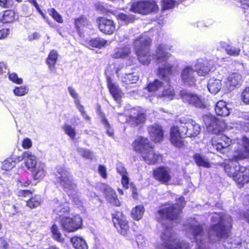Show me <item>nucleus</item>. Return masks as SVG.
<instances>
[{
  "mask_svg": "<svg viewBox=\"0 0 249 249\" xmlns=\"http://www.w3.org/2000/svg\"><path fill=\"white\" fill-rule=\"evenodd\" d=\"M180 203H176L171 206L165 207L158 211L156 218L163 226V231L161 239L163 243L160 245L156 249H190V245L173 232V229L167 226V222L171 220H178L179 215L185 203L184 198H179Z\"/></svg>",
  "mask_w": 249,
  "mask_h": 249,
  "instance_id": "f257e3e1",
  "label": "nucleus"
},
{
  "mask_svg": "<svg viewBox=\"0 0 249 249\" xmlns=\"http://www.w3.org/2000/svg\"><path fill=\"white\" fill-rule=\"evenodd\" d=\"M200 125L193 120L181 118L179 124L171 128L170 140L171 143L177 147H181L183 145L182 139L188 136L196 137L200 132Z\"/></svg>",
  "mask_w": 249,
  "mask_h": 249,
  "instance_id": "f03ea898",
  "label": "nucleus"
},
{
  "mask_svg": "<svg viewBox=\"0 0 249 249\" xmlns=\"http://www.w3.org/2000/svg\"><path fill=\"white\" fill-rule=\"evenodd\" d=\"M211 219L213 222L217 223L210 228L209 239L215 242L228 237L232 226L231 216L225 214L214 213Z\"/></svg>",
  "mask_w": 249,
  "mask_h": 249,
  "instance_id": "7ed1b4c3",
  "label": "nucleus"
},
{
  "mask_svg": "<svg viewBox=\"0 0 249 249\" xmlns=\"http://www.w3.org/2000/svg\"><path fill=\"white\" fill-rule=\"evenodd\" d=\"M55 177L57 183L67 193L73 203L78 207L81 206L82 202L76 192L77 185L69 170L58 166Z\"/></svg>",
  "mask_w": 249,
  "mask_h": 249,
  "instance_id": "20e7f679",
  "label": "nucleus"
},
{
  "mask_svg": "<svg viewBox=\"0 0 249 249\" xmlns=\"http://www.w3.org/2000/svg\"><path fill=\"white\" fill-rule=\"evenodd\" d=\"M237 155L238 149L232 158L223 163L222 166L228 175L231 177L240 187H241L249 181V170L245 167L239 166L238 160L241 159H235V158Z\"/></svg>",
  "mask_w": 249,
  "mask_h": 249,
  "instance_id": "39448f33",
  "label": "nucleus"
},
{
  "mask_svg": "<svg viewBox=\"0 0 249 249\" xmlns=\"http://www.w3.org/2000/svg\"><path fill=\"white\" fill-rule=\"evenodd\" d=\"M171 46L165 44L159 45L154 54V58L157 63H163L161 67H159L157 70V75L166 81L169 82V76L172 73L173 66L167 62L171 55L167 51L170 50Z\"/></svg>",
  "mask_w": 249,
  "mask_h": 249,
  "instance_id": "423d86ee",
  "label": "nucleus"
},
{
  "mask_svg": "<svg viewBox=\"0 0 249 249\" xmlns=\"http://www.w3.org/2000/svg\"><path fill=\"white\" fill-rule=\"evenodd\" d=\"M187 226V235L196 243L197 249H207L206 243L208 241V236L204 231L203 225L195 218H191Z\"/></svg>",
  "mask_w": 249,
  "mask_h": 249,
  "instance_id": "0eeeda50",
  "label": "nucleus"
},
{
  "mask_svg": "<svg viewBox=\"0 0 249 249\" xmlns=\"http://www.w3.org/2000/svg\"><path fill=\"white\" fill-rule=\"evenodd\" d=\"M151 44V39L146 34L137 37L134 42L138 59L142 64L148 65L151 60L150 54Z\"/></svg>",
  "mask_w": 249,
  "mask_h": 249,
  "instance_id": "6e6552de",
  "label": "nucleus"
},
{
  "mask_svg": "<svg viewBox=\"0 0 249 249\" xmlns=\"http://www.w3.org/2000/svg\"><path fill=\"white\" fill-rule=\"evenodd\" d=\"M159 7L155 1H139L133 3L130 10L133 13L142 15H147L151 13L157 12Z\"/></svg>",
  "mask_w": 249,
  "mask_h": 249,
  "instance_id": "1a4fd4ad",
  "label": "nucleus"
},
{
  "mask_svg": "<svg viewBox=\"0 0 249 249\" xmlns=\"http://www.w3.org/2000/svg\"><path fill=\"white\" fill-rule=\"evenodd\" d=\"M180 95L184 103L191 106L199 108L206 107L205 98L201 95L186 90L181 91Z\"/></svg>",
  "mask_w": 249,
  "mask_h": 249,
  "instance_id": "9d476101",
  "label": "nucleus"
},
{
  "mask_svg": "<svg viewBox=\"0 0 249 249\" xmlns=\"http://www.w3.org/2000/svg\"><path fill=\"white\" fill-rule=\"evenodd\" d=\"M60 223L62 229L68 232H74L79 229L82 224V218L78 215L62 217Z\"/></svg>",
  "mask_w": 249,
  "mask_h": 249,
  "instance_id": "9b49d317",
  "label": "nucleus"
},
{
  "mask_svg": "<svg viewBox=\"0 0 249 249\" xmlns=\"http://www.w3.org/2000/svg\"><path fill=\"white\" fill-rule=\"evenodd\" d=\"M231 143V140L226 136L220 135L213 137L211 141L210 148L212 151L221 152L223 149L229 146Z\"/></svg>",
  "mask_w": 249,
  "mask_h": 249,
  "instance_id": "f8f14e48",
  "label": "nucleus"
},
{
  "mask_svg": "<svg viewBox=\"0 0 249 249\" xmlns=\"http://www.w3.org/2000/svg\"><path fill=\"white\" fill-rule=\"evenodd\" d=\"M154 178L164 184H168L172 179L171 171L169 168L159 167L153 170Z\"/></svg>",
  "mask_w": 249,
  "mask_h": 249,
  "instance_id": "ddd939ff",
  "label": "nucleus"
},
{
  "mask_svg": "<svg viewBox=\"0 0 249 249\" xmlns=\"http://www.w3.org/2000/svg\"><path fill=\"white\" fill-rule=\"evenodd\" d=\"M53 213L60 217L66 216L69 213V207L65 200L55 198L52 202Z\"/></svg>",
  "mask_w": 249,
  "mask_h": 249,
  "instance_id": "4468645a",
  "label": "nucleus"
},
{
  "mask_svg": "<svg viewBox=\"0 0 249 249\" xmlns=\"http://www.w3.org/2000/svg\"><path fill=\"white\" fill-rule=\"evenodd\" d=\"M195 71L200 76H204L213 70V63L205 59H198L194 65Z\"/></svg>",
  "mask_w": 249,
  "mask_h": 249,
  "instance_id": "2eb2a0df",
  "label": "nucleus"
},
{
  "mask_svg": "<svg viewBox=\"0 0 249 249\" xmlns=\"http://www.w3.org/2000/svg\"><path fill=\"white\" fill-rule=\"evenodd\" d=\"M203 120L209 132L216 134L221 131L220 122L215 117L211 115H206L203 117Z\"/></svg>",
  "mask_w": 249,
  "mask_h": 249,
  "instance_id": "dca6fc26",
  "label": "nucleus"
},
{
  "mask_svg": "<svg viewBox=\"0 0 249 249\" xmlns=\"http://www.w3.org/2000/svg\"><path fill=\"white\" fill-rule=\"evenodd\" d=\"M163 83L159 80H155L153 82H150L147 87L144 89L143 96L145 98H149V101L152 102L151 97L156 95L158 92H160L163 88Z\"/></svg>",
  "mask_w": 249,
  "mask_h": 249,
  "instance_id": "f3484780",
  "label": "nucleus"
},
{
  "mask_svg": "<svg viewBox=\"0 0 249 249\" xmlns=\"http://www.w3.org/2000/svg\"><path fill=\"white\" fill-rule=\"evenodd\" d=\"M181 78L185 85L194 86L196 82V71L191 66H186L181 71Z\"/></svg>",
  "mask_w": 249,
  "mask_h": 249,
  "instance_id": "a211bd4d",
  "label": "nucleus"
},
{
  "mask_svg": "<svg viewBox=\"0 0 249 249\" xmlns=\"http://www.w3.org/2000/svg\"><path fill=\"white\" fill-rule=\"evenodd\" d=\"M98 28L102 33L111 35L116 30L115 24L112 20L100 18L98 19Z\"/></svg>",
  "mask_w": 249,
  "mask_h": 249,
  "instance_id": "6ab92c4d",
  "label": "nucleus"
},
{
  "mask_svg": "<svg viewBox=\"0 0 249 249\" xmlns=\"http://www.w3.org/2000/svg\"><path fill=\"white\" fill-rule=\"evenodd\" d=\"M132 146L135 151L142 154L152 147L151 143L147 138L142 136L138 137L133 142Z\"/></svg>",
  "mask_w": 249,
  "mask_h": 249,
  "instance_id": "aec40b11",
  "label": "nucleus"
},
{
  "mask_svg": "<svg viewBox=\"0 0 249 249\" xmlns=\"http://www.w3.org/2000/svg\"><path fill=\"white\" fill-rule=\"evenodd\" d=\"M112 221L114 226L122 234L125 235L126 234L128 229L127 222L122 213H117L113 216Z\"/></svg>",
  "mask_w": 249,
  "mask_h": 249,
  "instance_id": "412c9836",
  "label": "nucleus"
},
{
  "mask_svg": "<svg viewBox=\"0 0 249 249\" xmlns=\"http://www.w3.org/2000/svg\"><path fill=\"white\" fill-rule=\"evenodd\" d=\"M146 119L145 115L135 108L129 111V123L133 125L143 124Z\"/></svg>",
  "mask_w": 249,
  "mask_h": 249,
  "instance_id": "4be33fe9",
  "label": "nucleus"
},
{
  "mask_svg": "<svg viewBox=\"0 0 249 249\" xmlns=\"http://www.w3.org/2000/svg\"><path fill=\"white\" fill-rule=\"evenodd\" d=\"M147 130L151 140L155 142H160L163 138V131L161 126L154 124L148 127Z\"/></svg>",
  "mask_w": 249,
  "mask_h": 249,
  "instance_id": "5701e85b",
  "label": "nucleus"
},
{
  "mask_svg": "<svg viewBox=\"0 0 249 249\" xmlns=\"http://www.w3.org/2000/svg\"><path fill=\"white\" fill-rule=\"evenodd\" d=\"M103 191L105 196L109 203L116 206H120V202L112 188L107 185H103Z\"/></svg>",
  "mask_w": 249,
  "mask_h": 249,
  "instance_id": "b1692460",
  "label": "nucleus"
},
{
  "mask_svg": "<svg viewBox=\"0 0 249 249\" xmlns=\"http://www.w3.org/2000/svg\"><path fill=\"white\" fill-rule=\"evenodd\" d=\"M243 82L241 75L238 73H233L231 74L225 82V85L230 90L239 87Z\"/></svg>",
  "mask_w": 249,
  "mask_h": 249,
  "instance_id": "393cba45",
  "label": "nucleus"
},
{
  "mask_svg": "<svg viewBox=\"0 0 249 249\" xmlns=\"http://www.w3.org/2000/svg\"><path fill=\"white\" fill-rule=\"evenodd\" d=\"M141 154L145 162L149 164H154L161 160V156L154 152L153 147Z\"/></svg>",
  "mask_w": 249,
  "mask_h": 249,
  "instance_id": "a878e982",
  "label": "nucleus"
},
{
  "mask_svg": "<svg viewBox=\"0 0 249 249\" xmlns=\"http://www.w3.org/2000/svg\"><path fill=\"white\" fill-rule=\"evenodd\" d=\"M21 159H24L25 166L30 171L36 167L38 164L36 157L29 151L24 152Z\"/></svg>",
  "mask_w": 249,
  "mask_h": 249,
  "instance_id": "bb28decb",
  "label": "nucleus"
},
{
  "mask_svg": "<svg viewBox=\"0 0 249 249\" xmlns=\"http://www.w3.org/2000/svg\"><path fill=\"white\" fill-rule=\"evenodd\" d=\"M249 158V140L247 137H244L242 141V144L238 148V155L235 157V159H244Z\"/></svg>",
  "mask_w": 249,
  "mask_h": 249,
  "instance_id": "cd10ccee",
  "label": "nucleus"
},
{
  "mask_svg": "<svg viewBox=\"0 0 249 249\" xmlns=\"http://www.w3.org/2000/svg\"><path fill=\"white\" fill-rule=\"evenodd\" d=\"M107 81L108 88L113 98L117 101H120L123 94L121 90L110 78L108 77Z\"/></svg>",
  "mask_w": 249,
  "mask_h": 249,
  "instance_id": "c85d7f7f",
  "label": "nucleus"
},
{
  "mask_svg": "<svg viewBox=\"0 0 249 249\" xmlns=\"http://www.w3.org/2000/svg\"><path fill=\"white\" fill-rule=\"evenodd\" d=\"M130 53L129 45H122L114 50L112 56L115 58H124L129 56Z\"/></svg>",
  "mask_w": 249,
  "mask_h": 249,
  "instance_id": "c756f323",
  "label": "nucleus"
},
{
  "mask_svg": "<svg viewBox=\"0 0 249 249\" xmlns=\"http://www.w3.org/2000/svg\"><path fill=\"white\" fill-rule=\"evenodd\" d=\"M45 168V166L44 163L38 162L37 166L30 171L33 178L39 181L42 180L46 175Z\"/></svg>",
  "mask_w": 249,
  "mask_h": 249,
  "instance_id": "7c9ffc66",
  "label": "nucleus"
},
{
  "mask_svg": "<svg viewBox=\"0 0 249 249\" xmlns=\"http://www.w3.org/2000/svg\"><path fill=\"white\" fill-rule=\"evenodd\" d=\"M163 89L158 92L157 97L164 100H171L175 96V92L173 88L168 83L166 86L163 85Z\"/></svg>",
  "mask_w": 249,
  "mask_h": 249,
  "instance_id": "2f4dec72",
  "label": "nucleus"
},
{
  "mask_svg": "<svg viewBox=\"0 0 249 249\" xmlns=\"http://www.w3.org/2000/svg\"><path fill=\"white\" fill-rule=\"evenodd\" d=\"M68 90L70 95L74 99V102L76 105V107L77 108V109L79 110V111L81 112V115L85 119L89 120V117L86 114V112L84 111V107L80 104L78 94L74 90V89H73L72 87H70L68 88Z\"/></svg>",
  "mask_w": 249,
  "mask_h": 249,
  "instance_id": "473e14b6",
  "label": "nucleus"
},
{
  "mask_svg": "<svg viewBox=\"0 0 249 249\" xmlns=\"http://www.w3.org/2000/svg\"><path fill=\"white\" fill-rule=\"evenodd\" d=\"M214 109L216 114L220 116H227L230 113L226 102L222 100L217 102Z\"/></svg>",
  "mask_w": 249,
  "mask_h": 249,
  "instance_id": "72a5a7b5",
  "label": "nucleus"
},
{
  "mask_svg": "<svg viewBox=\"0 0 249 249\" xmlns=\"http://www.w3.org/2000/svg\"><path fill=\"white\" fill-rule=\"evenodd\" d=\"M224 246L225 249H246L245 244L241 243L239 239H229Z\"/></svg>",
  "mask_w": 249,
  "mask_h": 249,
  "instance_id": "f704fd0d",
  "label": "nucleus"
},
{
  "mask_svg": "<svg viewBox=\"0 0 249 249\" xmlns=\"http://www.w3.org/2000/svg\"><path fill=\"white\" fill-rule=\"evenodd\" d=\"M220 45L225 49L226 53L229 55L237 56L239 55L241 52L240 48L228 44L225 42H221Z\"/></svg>",
  "mask_w": 249,
  "mask_h": 249,
  "instance_id": "c9c22d12",
  "label": "nucleus"
},
{
  "mask_svg": "<svg viewBox=\"0 0 249 249\" xmlns=\"http://www.w3.org/2000/svg\"><path fill=\"white\" fill-rule=\"evenodd\" d=\"M15 13L13 10H6L0 14V21L1 23H11L15 21Z\"/></svg>",
  "mask_w": 249,
  "mask_h": 249,
  "instance_id": "e433bc0d",
  "label": "nucleus"
},
{
  "mask_svg": "<svg viewBox=\"0 0 249 249\" xmlns=\"http://www.w3.org/2000/svg\"><path fill=\"white\" fill-rule=\"evenodd\" d=\"M221 81L214 78H211L208 83V89L210 92L213 94L217 93L221 89Z\"/></svg>",
  "mask_w": 249,
  "mask_h": 249,
  "instance_id": "4c0bfd02",
  "label": "nucleus"
},
{
  "mask_svg": "<svg viewBox=\"0 0 249 249\" xmlns=\"http://www.w3.org/2000/svg\"><path fill=\"white\" fill-rule=\"evenodd\" d=\"M110 44V41L105 40L100 37H96L89 40L88 45L89 47L101 48L108 46Z\"/></svg>",
  "mask_w": 249,
  "mask_h": 249,
  "instance_id": "58836bf2",
  "label": "nucleus"
},
{
  "mask_svg": "<svg viewBox=\"0 0 249 249\" xmlns=\"http://www.w3.org/2000/svg\"><path fill=\"white\" fill-rule=\"evenodd\" d=\"M72 246L75 249H88L86 241L81 237L74 236L71 239Z\"/></svg>",
  "mask_w": 249,
  "mask_h": 249,
  "instance_id": "ea45409f",
  "label": "nucleus"
},
{
  "mask_svg": "<svg viewBox=\"0 0 249 249\" xmlns=\"http://www.w3.org/2000/svg\"><path fill=\"white\" fill-rule=\"evenodd\" d=\"M196 163L198 166H202L205 168H209L211 164L209 160L206 157L200 154H196L193 156Z\"/></svg>",
  "mask_w": 249,
  "mask_h": 249,
  "instance_id": "a19ab883",
  "label": "nucleus"
},
{
  "mask_svg": "<svg viewBox=\"0 0 249 249\" xmlns=\"http://www.w3.org/2000/svg\"><path fill=\"white\" fill-rule=\"evenodd\" d=\"M58 58V53L56 51L52 50L47 59L46 62L49 66L50 70L52 71H53L55 64Z\"/></svg>",
  "mask_w": 249,
  "mask_h": 249,
  "instance_id": "79ce46f5",
  "label": "nucleus"
},
{
  "mask_svg": "<svg viewBox=\"0 0 249 249\" xmlns=\"http://www.w3.org/2000/svg\"><path fill=\"white\" fill-rule=\"evenodd\" d=\"M144 212V207L142 205L136 206L131 211L132 217L135 220L141 219Z\"/></svg>",
  "mask_w": 249,
  "mask_h": 249,
  "instance_id": "37998d69",
  "label": "nucleus"
},
{
  "mask_svg": "<svg viewBox=\"0 0 249 249\" xmlns=\"http://www.w3.org/2000/svg\"><path fill=\"white\" fill-rule=\"evenodd\" d=\"M139 79V77L135 73L125 74L122 78V81L126 84L135 83Z\"/></svg>",
  "mask_w": 249,
  "mask_h": 249,
  "instance_id": "c03bdc74",
  "label": "nucleus"
},
{
  "mask_svg": "<svg viewBox=\"0 0 249 249\" xmlns=\"http://www.w3.org/2000/svg\"><path fill=\"white\" fill-rule=\"evenodd\" d=\"M51 231L53 234V237L55 240L60 242H63L64 238L62 237L59 230H58L57 226L55 224H54L52 226Z\"/></svg>",
  "mask_w": 249,
  "mask_h": 249,
  "instance_id": "a18cd8bd",
  "label": "nucleus"
},
{
  "mask_svg": "<svg viewBox=\"0 0 249 249\" xmlns=\"http://www.w3.org/2000/svg\"><path fill=\"white\" fill-rule=\"evenodd\" d=\"M40 202V197L38 196H35L27 201V206L31 209H33L39 206Z\"/></svg>",
  "mask_w": 249,
  "mask_h": 249,
  "instance_id": "49530a36",
  "label": "nucleus"
},
{
  "mask_svg": "<svg viewBox=\"0 0 249 249\" xmlns=\"http://www.w3.org/2000/svg\"><path fill=\"white\" fill-rule=\"evenodd\" d=\"M117 18L126 24L133 22L135 20V18L133 15H125L124 13L119 14L117 16Z\"/></svg>",
  "mask_w": 249,
  "mask_h": 249,
  "instance_id": "de8ad7c7",
  "label": "nucleus"
},
{
  "mask_svg": "<svg viewBox=\"0 0 249 249\" xmlns=\"http://www.w3.org/2000/svg\"><path fill=\"white\" fill-rule=\"evenodd\" d=\"M118 172L122 176L121 182L123 187L125 189H127L128 188L129 178L126 172H125L123 169L122 171H120L119 168H118Z\"/></svg>",
  "mask_w": 249,
  "mask_h": 249,
  "instance_id": "09e8293b",
  "label": "nucleus"
},
{
  "mask_svg": "<svg viewBox=\"0 0 249 249\" xmlns=\"http://www.w3.org/2000/svg\"><path fill=\"white\" fill-rule=\"evenodd\" d=\"M29 89L25 86H20L16 87L14 89V94L18 96H21L26 94L28 92Z\"/></svg>",
  "mask_w": 249,
  "mask_h": 249,
  "instance_id": "8fccbe9b",
  "label": "nucleus"
},
{
  "mask_svg": "<svg viewBox=\"0 0 249 249\" xmlns=\"http://www.w3.org/2000/svg\"><path fill=\"white\" fill-rule=\"evenodd\" d=\"M64 131L71 139L73 140L75 136V129L71 125L66 124L63 127Z\"/></svg>",
  "mask_w": 249,
  "mask_h": 249,
  "instance_id": "3c124183",
  "label": "nucleus"
},
{
  "mask_svg": "<svg viewBox=\"0 0 249 249\" xmlns=\"http://www.w3.org/2000/svg\"><path fill=\"white\" fill-rule=\"evenodd\" d=\"M15 166V162L12 159L5 160L2 165V169L8 171Z\"/></svg>",
  "mask_w": 249,
  "mask_h": 249,
  "instance_id": "603ef678",
  "label": "nucleus"
},
{
  "mask_svg": "<svg viewBox=\"0 0 249 249\" xmlns=\"http://www.w3.org/2000/svg\"><path fill=\"white\" fill-rule=\"evenodd\" d=\"M87 23V21L85 18L81 17L76 19L75 20V27L78 32L80 31V28L86 26Z\"/></svg>",
  "mask_w": 249,
  "mask_h": 249,
  "instance_id": "864d4df0",
  "label": "nucleus"
},
{
  "mask_svg": "<svg viewBox=\"0 0 249 249\" xmlns=\"http://www.w3.org/2000/svg\"><path fill=\"white\" fill-rule=\"evenodd\" d=\"M78 151L80 155L86 159H92L93 158V154L89 150L83 148H78Z\"/></svg>",
  "mask_w": 249,
  "mask_h": 249,
  "instance_id": "5fc2aeb1",
  "label": "nucleus"
},
{
  "mask_svg": "<svg viewBox=\"0 0 249 249\" xmlns=\"http://www.w3.org/2000/svg\"><path fill=\"white\" fill-rule=\"evenodd\" d=\"M49 14L58 23H62L63 19L61 15L54 9L49 10Z\"/></svg>",
  "mask_w": 249,
  "mask_h": 249,
  "instance_id": "6e6d98bb",
  "label": "nucleus"
},
{
  "mask_svg": "<svg viewBox=\"0 0 249 249\" xmlns=\"http://www.w3.org/2000/svg\"><path fill=\"white\" fill-rule=\"evenodd\" d=\"M163 8L164 10H168L175 7L176 1L174 0H163Z\"/></svg>",
  "mask_w": 249,
  "mask_h": 249,
  "instance_id": "4d7b16f0",
  "label": "nucleus"
},
{
  "mask_svg": "<svg viewBox=\"0 0 249 249\" xmlns=\"http://www.w3.org/2000/svg\"><path fill=\"white\" fill-rule=\"evenodd\" d=\"M9 78L11 81L17 84H21L23 82L22 79L18 78V75L15 72L9 73Z\"/></svg>",
  "mask_w": 249,
  "mask_h": 249,
  "instance_id": "13d9d810",
  "label": "nucleus"
},
{
  "mask_svg": "<svg viewBox=\"0 0 249 249\" xmlns=\"http://www.w3.org/2000/svg\"><path fill=\"white\" fill-rule=\"evenodd\" d=\"M242 100L246 104H249V87L246 88L243 91Z\"/></svg>",
  "mask_w": 249,
  "mask_h": 249,
  "instance_id": "bf43d9fd",
  "label": "nucleus"
},
{
  "mask_svg": "<svg viewBox=\"0 0 249 249\" xmlns=\"http://www.w3.org/2000/svg\"><path fill=\"white\" fill-rule=\"evenodd\" d=\"M102 121L104 124L105 126L107 129V132L108 134V135L110 137L113 136V132L112 130H111L109 128V127H110L109 124H108L107 120L106 119V118L105 117H103Z\"/></svg>",
  "mask_w": 249,
  "mask_h": 249,
  "instance_id": "052dcab7",
  "label": "nucleus"
},
{
  "mask_svg": "<svg viewBox=\"0 0 249 249\" xmlns=\"http://www.w3.org/2000/svg\"><path fill=\"white\" fill-rule=\"evenodd\" d=\"M129 112L128 113H125V114H118V120L120 122L122 123H124L125 122H129Z\"/></svg>",
  "mask_w": 249,
  "mask_h": 249,
  "instance_id": "680f3d73",
  "label": "nucleus"
},
{
  "mask_svg": "<svg viewBox=\"0 0 249 249\" xmlns=\"http://www.w3.org/2000/svg\"><path fill=\"white\" fill-rule=\"evenodd\" d=\"M32 145V142L29 138H26L23 140L22 143V146L24 149H29L31 147Z\"/></svg>",
  "mask_w": 249,
  "mask_h": 249,
  "instance_id": "e2e57ef3",
  "label": "nucleus"
},
{
  "mask_svg": "<svg viewBox=\"0 0 249 249\" xmlns=\"http://www.w3.org/2000/svg\"><path fill=\"white\" fill-rule=\"evenodd\" d=\"M98 171L100 175L104 178H106L107 177V170L105 166L100 165L98 167Z\"/></svg>",
  "mask_w": 249,
  "mask_h": 249,
  "instance_id": "0e129e2a",
  "label": "nucleus"
},
{
  "mask_svg": "<svg viewBox=\"0 0 249 249\" xmlns=\"http://www.w3.org/2000/svg\"><path fill=\"white\" fill-rule=\"evenodd\" d=\"M40 37V35L38 32H34L30 34L28 38L30 41H32L33 40L38 39Z\"/></svg>",
  "mask_w": 249,
  "mask_h": 249,
  "instance_id": "69168bd1",
  "label": "nucleus"
},
{
  "mask_svg": "<svg viewBox=\"0 0 249 249\" xmlns=\"http://www.w3.org/2000/svg\"><path fill=\"white\" fill-rule=\"evenodd\" d=\"M10 34V30L9 29H3L0 30V39L5 38Z\"/></svg>",
  "mask_w": 249,
  "mask_h": 249,
  "instance_id": "338daca9",
  "label": "nucleus"
},
{
  "mask_svg": "<svg viewBox=\"0 0 249 249\" xmlns=\"http://www.w3.org/2000/svg\"><path fill=\"white\" fill-rule=\"evenodd\" d=\"M243 8L246 9L249 7V0H237Z\"/></svg>",
  "mask_w": 249,
  "mask_h": 249,
  "instance_id": "774afa93",
  "label": "nucleus"
}]
</instances>
